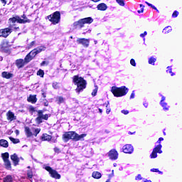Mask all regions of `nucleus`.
I'll return each mask as SVG.
<instances>
[{
	"label": "nucleus",
	"instance_id": "nucleus-41",
	"mask_svg": "<svg viewBox=\"0 0 182 182\" xmlns=\"http://www.w3.org/2000/svg\"><path fill=\"white\" fill-rule=\"evenodd\" d=\"M167 69L168 70H166V72L168 73H170L171 76H174V73H173V71L171 70V67H168Z\"/></svg>",
	"mask_w": 182,
	"mask_h": 182
},
{
	"label": "nucleus",
	"instance_id": "nucleus-6",
	"mask_svg": "<svg viewBox=\"0 0 182 182\" xmlns=\"http://www.w3.org/2000/svg\"><path fill=\"white\" fill-rule=\"evenodd\" d=\"M75 132L71 131L65 132L63 134V140L65 142L69 141V140H75Z\"/></svg>",
	"mask_w": 182,
	"mask_h": 182
},
{
	"label": "nucleus",
	"instance_id": "nucleus-13",
	"mask_svg": "<svg viewBox=\"0 0 182 182\" xmlns=\"http://www.w3.org/2000/svg\"><path fill=\"white\" fill-rule=\"evenodd\" d=\"M26 63L25 62V60L23 59H18L16 60V65L18 69H21V68H23Z\"/></svg>",
	"mask_w": 182,
	"mask_h": 182
},
{
	"label": "nucleus",
	"instance_id": "nucleus-37",
	"mask_svg": "<svg viewBox=\"0 0 182 182\" xmlns=\"http://www.w3.org/2000/svg\"><path fill=\"white\" fill-rule=\"evenodd\" d=\"M156 58H153V57H151L149 59V65H154V63L156 62Z\"/></svg>",
	"mask_w": 182,
	"mask_h": 182
},
{
	"label": "nucleus",
	"instance_id": "nucleus-14",
	"mask_svg": "<svg viewBox=\"0 0 182 182\" xmlns=\"http://www.w3.org/2000/svg\"><path fill=\"white\" fill-rule=\"evenodd\" d=\"M11 159L14 164V166H18V164H19V158L18 157V155H16V154L11 155Z\"/></svg>",
	"mask_w": 182,
	"mask_h": 182
},
{
	"label": "nucleus",
	"instance_id": "nucleus-51",
	"mask_svg": "<svg viewBox=\"0 0 182 182\" xmlns=\"http://www.w3.org/2000/svg\"><path fill=\"white\" fill-rule=\"evenodd\" d=\"M122 113H123V114H129V110L123 109L122 110Z\"/></svg>",
	"mask_w": 182,
	"mask_h": 182
},
{
	"label": "nucleus",
	"instance_id": "nucleus-60",
	"mask_svg": "<svg viewBox=\"0 0 182 182\" xmlns=\"http://www.w3.org/2000/svg\"><path fill=\"white\" fill-rule=\"evenodd\" d=\"M1 1L2 4H4V5H6V0H1Z\"/></svg>",
	"mask_w": 182,
	"mask_h": 182
},
{
	"label": "nucleus",
	"instance_id": "nucleus-39",
	"mask_svg": "<svg viewBox=\"0 0 182 182\" xmlns=\"http://www.w3.org/2000/svg\"><path fill=\"white\" fill-rule=\"evenodd\" d=\"M95 90L92 92V96H96V95H97V90L99 87H97V85H95Z\"/></svg>",
	"mask_w": 182,
	"mask_h": 182
},
{
	"label": "nucleus",
	"instance_id": "nucleus-48",
	"mask_svg": "<svg viewBox=\"0 0 182 182\" xmlns=\"http://www.w3.org/2000/svg\"><path fill=\"white\" fill-rule=\"evenodd\" d=\"M178 16V11H175L173 14H172V17L173 18H177Z\"/></svg>",
	"mask_w": 182,
	"mask_h": 182
},
{
	"label": "nucleus",
	"instance_id": "nucleus-40",
	"mask_svg": "<svg viewBox=\"0 0 182 182\" xmlns=\"http://www.w3.org/2000/svg\"><path fill=\"white\" fill-rule=\"evenodd\" d=\"M27 176L28 178H32V177H33V172H32V170H28L27 171Z\"/></svg>",
	"mask_w": 182,
	"mask_h": 182
},
{
	"label": "nucleus",
	"instance_id": "nucleus-25",
	"mask_svg": "<svg viewBox=\"0 0 182 182\" xmlns=\"http://www.w3.org/2000/svg\"><path fill=\"white\" fill-rule=\"evenodd\" d=\"M92 177L93 178H96L97 180H99V178H102V173L99 171H95L92 173Z\"/></svg>",
	"mask_w": 182,
	"mask_h": 182
},
{
	"label": "nucleus",
	"instance_id": "nucleus-58",
	"mask_svg": "<svg viewBox=\"0 0 182 182\" xmlns=\"http://www.w3.org/2000/svg\"><path fill=\"white\" fill-rule=\"evenodd\" d=\"M56 85H58V84H55V83L53 84V87H54V89H57L58 88V86Z\"/></svg>",
	"mask_w": 182,
	"mask_h": 182
},
{
	"label": "nucleus",
	"instance_id": "nucleus-50",
	"mask_svg": "<svg viewBox=\"0 0 182 182\" xmlns=\"http://www.w3.org/2000/svg\"><path fill=\"white\" fill-rule=\"evenodd\" d=\"M28 110L29 112H31V113H33V112H35V107H33V106H30Z\"/></svg>",
	"mask_w": 182,
	"mask_h": 182
},
{
	"label": "nucleus",
	"instance_id": "nucleus-52",
	"mask_svg": "<svg viewBox=\"0 0 182 182\" xmlns=\"http://www.w3.org/2000/svg\"><path fill=\"white\" fill-rule=\"evenodd\" d=\"M163 140H164V139L163 138V137H160L159 139V140L157 141V143H158V144H160L161 141H163Z\"/></svg>",
	"mask_w": 182,
	"mask_h": 182
},
{
	"label": "nucleus",
	"instance_id": "nucleus-54",
	"mask_svg": "<svg viewBox=\"0 0 182 182\" xmlns=\"http://www.w3.org/2000/svg\"><path fill=\"white\" fill-rule=\"evenodd\" d=\"M135 180H141V175L139 174L136 178Z\"/></svg>",
	"mask_w": 182,
	"mask_h": 182
},
{
	"label": "nucleus",
	"instance_id": "nucleus-35",
	"mask_svg": "<svg viewBox=\"0 0 182 182\" xmlns=\"http://www.w3.org/2000/svg\"><path fill=\"white\" fill-rule=\"evenodd\" d=\"M37 75L40 76V77H43V76L45 75V72L43 70H39L37 72Z\"/></svg>",
	"mask_w": 182,
	"mask_h": 182
},
{
	"label": "nucleus",
	"instance_id": "nucleus-19",
	"mask_svg": "<svg viewBox=\"0 0 182 182\" xmlns=\"http://www.w3.org/2000/svg\"><path fill=\"white\" fill-rule=\"evenodd\" d=\"M97 9L98 11H106L107 9V5L105 3L99 4L97 6Z\"/></svg>",
	"mask_w": 182,
	"mask_h": 182
},
{
	"label": "nucleus",
	"instance_id": "nucleus-8",
	"mask_svg": "<svg viewBox=\"0 0 182 182\" xmlns=\"http://www.w3.org/2000/svg\"><path fill=\"white\" fill-rule=\"evenodd\" d=\"M161 147H163V146L159 144L154 148L152 153L150 155L151 159H156L157 157V153H159V154H161V153H163V151H161Z\"/></svg>",
	"mask_w": 182,
	"mask_h": 182
},
{
	"label": "nucleus",
	"instance_id": "nucleus-23",
	"mask_svg": "<svg viewBox=\"0 0 182 182\" xmlns=\"http://www.w3.org/2000/svg\"><path fill=\"white\" fill-rule=\"evenodd\" d=\"M27 100L31 103H36L38 99H36V95H30Z\"/></svg>",
	"mask_w": 182,
	"mask_h": 182
},
{
	"label": "nucleus",
	"instance_id": "nucleus-61",
	"mask_svg": "<svg viewBox=\"0 0 182 182\" xmlns=\"http://www.w3.org/2000/svg\"><path fill=\"white\" fill-rule=\"evenodd\" d=\"M33 45H35V41H32V42L30 43V46H31V47L33 46Z\"/></svg>",
	"mask_w": 182,
	"mask_h": 182
},
{
	"label": "nucleus",
	"instance_id": "nucleus-57",
	"mask_svg": "<svg viewBox=\"0 0 182 182\" xmlns=\"http://www.w3.org/2000/svg\"><path fill=\"white\" fill-rule=\"evenodd\" d=\"M114 176V170L112 171V173L109 175V177H113Z\"/></svg>",
	"mask_w": 182,
	"mask_h": 182
},
{
	"label": "nucleus",
	"instance_id": "nucleus-34",
	"mask_svg": "<svg viewBox=\"0 0 182 182\" xmlns=\"http://www.w3.org/2000/svg\"><path fill=\"white\" fill-rule=\"evenodd\" d=\"M169 32H171V26H166L163 30L164 33H168Z\"/></svg>",
	"mask_w": 182,
	"mask_h": 182
},
{
	"label": "nucleus",
	"instance_id": "nucleus-5",
	"mask_svg": "<svg viewBox=\"0 0 182 182\" xmlns=\"http://www.w3.org/2000/svg\"><path fill=\"white\" fill-rule=\"evenodd\" d=\"M44 168L46 170V171H48L52 178H55V180H60L61 176L59 174V173H58V171L53 169L50 166H44Z\"/></svg>",
	"mask_w": 182,
	"mask_h": 182
},
{
	"label": "nucleus",
	"instance_id": "nucleus-12",
	"mask_svg": "<svg viewBox=\"0 0 182 182\" xmlns=\"http://www.w3.org/2000/svg\"><path fill=\"white\" fill-rule=\"evenodd\" d=\"M123 151L128 154L133 153V146L130 144H127L123 146Z\"/></svg>",
	"mask_w": 182,
	"mask_h": 182
},
{
	"label": "nucleus",
	"instance_id": "nucleus-24",
	"mask_svg": "<svg viewBox=\"0 0 182 182\" xmlns=\"http://www.w3.org/2000/svg\"><path fill=\"white\" fill-rule=\"evenodd\" d=\"M34 50H36V52L38 53H41V52H43L44 50H46V47L43 46H41L37 47L36 48H34Z\"/></svg>",
	"mask_w": 182,
	"mask_h": 182
},
{
	"label": "nucleus",
	"instance_id": "nucleus-47",
	"mask_svg": "<svg viewBox=\"0 0 182 182\" xmlns=\"http://www.w3.org/2000/svg\"><path fill=\"white\" fill-rule=\"evenodd\" d=\"M145 4H146V5H148V6H151V8H152V9H157V8H156V6H154L153 4L146 1Z\"/></svg>",
	"mask_w": 182,
	"mask_h": 182
},
{
	"label": "nucleus",
	"instance_id": "nucleus-55",
	"mask_svg": "<svg viewBox=\"0 0 182 182\" xmlns=\"http://www.w3.org/2000/svg\"><path fill=\"white\" fill-rule=\"evenodd\" d=\"M138 14H143V12H144V9L141 8V10H139Z\"/></svg>",
	"mask_w": 182,
	"mask_h": 182
},
{
	"label": "nucleus",
	"instance_id": "nucleus-3",
	"mask_svg": "<svg viewBox=\"0 0 182 182\" xmlns=\"http://www.w3.org/2000/svg\"><path fill=\"white\" fill-rule=\"evenodd\" d=\"M49 117H50V114H43V110H38L37 111V117L36 118V122L37 124H41L43 120H48Z\"/></svg>",
	"mask_w": 182,
	"mask_h": 182
},
{
	"label": "nucleus",
	"instance_id": "nucleus-22",
	"mask_svg": "<svg viewBox=\"0 0 182 182\" xmlns=\"http://www.w3.org/2000/svg\"><path fill=\"white\" fill-rule=\"evenodd\" d=\"M25 133H26V137H32V136H33L32 131H31V129L28 127H25Z\"/></svg>",
	"mask_w": 182,
	"mask_h": 182
},
{
	"label": "nucleus",
	"instance_id": "nucleus-20",
	"mask_svg": "<svg viewBox=\"0 0 182 182\" xmlns=\"http://www.w3.org/2000/svg\"><path fill=\"white\" fill-rule=\"evenodd\" d=\"M41 140L43 141H50L52 140V136L48 134H43Z\"/></svg>",
	"mask_w": 182,
	"mask_h": 182
},
{
	"label": "nucleus",
	"instance_id": "nucleus-46",
	"mask_svg": "<svg viewBox=\"0 0 182 182\" xmlns=\"http://www.w3.org/2000/svg\"><path fill=\"white\" fill-rule=\"evenodd\" d=\"M9 21L10 22H12V23H15V22H18V17L10 18Z\"/></svg>",
	"mask_w": 182,
	"mask_h": 182
},
{
	"label": "nucleus",
	"instance_id": "nucleus-63",
	"mask_svg": "<svg viewBox=\"0 0 182 182\" xmlns=\"http://www.w3.org/2000/svg\"><path fill=\"white\" fill-rule=\"evenodd\" d=\"M22 18H23V20H24V21L28 19V18L25 16V14L22 16Z\"/></svg>",
	"mask_w": 182,
	"mask_h": 182
},
{
	"label": "nucleus",
	"instance_id": "nucleus-18",
	"mask_svg": "<svg viewBox=\"0 0 182 182\" xmlns=\"http://www.w3.org/2000/svg\"><path fill=\"white\" fill-rule=\"evenodd\" d=\"M86 134H82L79 135L77 133L75 132V141H79L80 140H83L85 137H86Z\"/></svg>",
	"mask_w": 182,
	"mask_h": 182
},
{
	"label": "nucleus",
	"instance_id": "nucleus-33",
	"mask_svg": "<svg viewBox=\"0 0 182 182\" xmlns=\"http://www.w3.org/2000/svg\"><path fill=\"white\" fill-rule=\"evenodd\" d=\"M9 140H11V141L13 142L14 144H18V143H19V139H15L12 136L9 137Z\"/></svg>",
	"mask_w": 182,
	"mask_h": 182
},
{
	"label": "nucleus",
	"instance_id": "nucleus-11",
	"mask_svg": "<svg viewBox=\"0 0 182 182\" xmlns=\"http://www.w3.org/2000/svg\"><path fill=\"white\" fill-rule=\"evenodd\" d=\"M108 156L111 160H117V158L119 157V154L115 149H112L111 151H109Z\"/></svg>",
	"mask_w": 182,
	"mask_h": 182
},
{
	"label": "nucleus",
	"instance_id": "nucleus-17",
	"mask_svg": "<svg viewBox=\"0 0 182 182\" xmlns=\"http://www.w3.org/2000/svg\"><path fill=\"white\" fill-rule=\"evenodd\" d=\"M85 21H83V19L81 18L78 21H76L74 23V26H76L77 28H83L85 26Z\"/></svg>",
	"mask_w": 182,
	"mask_h": 182
},
{
	"label": "nucleus",
	"instance_id": "nucleus-56",
	"mask_svg": "<svg viewBox=\"0 0 182 182\" xmlns=\"http://www.w3.org/2000/svg\"><path fill=\"white\" fill-rule=\"evenodd\" d=\"M130 99H134V91H133L132 93L131 94Z\"/></svg>",
	"mask_w": 182,
	"mask_h": 182
},
{
	"label": "nucleus",
	"instance_id": "nucleus-21",
	"mask_svg": "<svg viewBox=\"0 0 182 182\" xmlns=\"http://www.w3.org/2000/svg\"><path fill=\"white\" fill-rule=\"evenodd\" d=\"M1 49L4 52H6V50H8V49H9V43L8 42L2 43Z\"/></svg>",
	"mask_w": 182,
	"mask_h": 182
},
{
	"label": "nucleus",
	"instance_id": "nucleus-42",
	"mask_svg": "<svg viewBox=\"0 0 182 182\" xmlns=\"http://www.w3.org/2000/svg\"><path fill=\"white\" fill-rule=\"evenodd\" d=\"M39 133H41V128H37L34 130V136L36 137L38 136V134H39Z\"/></svg>",
	"mask_w": 182,
	"mask_h": 182
},
{
	"label": "nucleus",
	"instance_id": "nucleus-59",
	"mask_svg": "<svg viewBox=\"0 0 182 182\" xmlns=\"http://www.w3.org/2000/svg\"><path fill=\"white\" fill-rule=\"evenodd\" d=\"M44 65H46V61H43V62L41 63V66H44Z\"/></svg>",
	"mask_w": 182,
	"mask_h": 182
},
{
	"label": "nucleus",
	"instance_id": "nucleus-28",
	"mask_svg": "<svg viewBox=\"0 0 182 182\" xmlns=\"http://www.w3.org/2000/svg\"><path fill=\"white\" fill-rule=\"evenodd\" d=\"M82 19L84 21V23L90 24L93 22V18H92V17L84 18Z\"/></svg>",
	"mask_w": 182,
	"mask_h": 182
},
{
	"label": "nucleus",
	"instance_id": "nucleus-30",
	"mask_svg": "<svg viewBox=\"0 0 182 182\" xmlns=\"http://www.w3.org/2000/svg\"><path fill=\"white\" fill-rule=\"evenodd\" d=\"M17 22H18V23H26L31 22V20H29V19L23 20L19 17H17Z\"/></svg>",
	"mask_w": 182,
	"mask_h": 182
},
{
	"label": "nucleus",
	"instance_id": "nucleus-2",
	"mask_svg": "<svg viewBox=\"0 0 182 182\" xmlns=\"http://www.w3.org/2000/svg\"><path fill=\"white\" fill-rule=\"evenodd\" d=\"M112 93L115 97H122V96H126L129 92V89L124 86L121 87H112L111 90Z\"/></svg>",
	"mask_w": 182,
	"mask_h": 182
},
{
	"label": "nucleus",
	"instance_id": "nucleus-10",
	"mask_svg": "<svg viewBox=\"0 0 182 182\" xmlns=\"http://www.w3.org/2000/svg\"><path fill=\"white\" fill-rule=\"evenodd\" d=\"M6 116L8 122H14V120H16V115H15V113L11 110L6 112Z\"/></svg>",
	"mask_w": 182,
	"mask_h": 182
},
{
	"label": "nucleus",
	"instance_id": "nucleus-9",
	"mask_svg": "<svg viewBox=\"0 0 182 182\" xmlns=\"http://www.w3.org/2000/svg\"><path fill=\"white\" fill-rule=\"evenodd\" d=\"M77 43L78 45H82L84 48H89V45L90 43V40L88 38H77Z\"/></svg>",
	"mask_w": 182,
	"mask_h": 182
},
{
	"label": "nucleus",
	"instance_id": "nucleus-32",
	"mask_svg": "<svg viewBox=\"0 0 182 182\" xmlns=\"http://www.w3.org/2000/svg\"><path fill=\"white\" fill-rule=\"evenodd\" d=\"M55 99L58 105H61V103L65 102V98H63V97H56Z\"/></svg>",
	"mask_w": 182,
	"mask_h": 182
},
{
	"label": "nucleus",
	"instance_id": "nucleus-15",
	"mask_svg": "<svg viewBox=\"0 0 182 182\" xmlns=\"http://www.w3.org/2000/svg\"><path fill=\"white\" fill-rule=\"evenodd\" d=\"M166 100V97L161 95V100L160 102V105L162 106L164 110H168V107H167V103L164 102Z\"/></svg>",
	"mask_w": 182,
	"mask_h": 182
},
{
	"label": "nucleus",
	"instance_id": "nucleus-27",
	"mask_svg": "<svg viewBox=\"0 0 182 182\" xmlns=\"http://www.w3.org/2000/svg\"><path fill=\"white\" fill-rule=\"evenodd\" d=\"M0 146H1V147H5L6 149L9 146L8 141L5 139H1Z\"/></svg>",
	"mask_w": 182,
	"mask_h": 182
},
{
	"label": "nucleus",
	"instance_id": "nucleus-26",
	"mask_svg": "<svg viewBox=\"0 0 182 182\" xmlns=\"http://www.w3.org/2000/svg\"><path fill=\"white\" fill-rule=\"evenodd\" d=\"M3 182H14V178L11 175L6 176L3 178Z\"/></svg>",
	"mask_w": 182,
	"mask_h": 182
},
{
	"label": "nucleus",
	"instance_id": "nucleus-44",
	"mask_svg": "<svg viewBox=\"0 0 182 182\" xmlns=\"http://www.w3.org/2000/svg\"><path fill=\"white\" fill-rule=\"evenodd\" d=\"M116 2H117L120 6H124V0H116Z\"/></svg>",
	"mask_w": 182,
	"mask_h": 182
},
{
	"label": "nucleus",
	"instance_id": "nucleus-29",
	"mask_svg": "<svg viewBox=\"0 0 182 182\" xmlns=\"http://www.w3.org/2000/svg\"><path fill=\"white\" fill-rule=\"evenodd\" d=\"M32 59H33V58H32L31 55L28 53V54H27V55L24 58V62L26 63H29V62H31V60H32Z\"/></svg>",
	"mask_w": 182,
	"mask_h": 182
},
{
	"label": "nucleus",
	"instance_id": "nucleus-7",
	"mask_svg": "<svg viewBox=\"0 0 182 182\" xmlns=\"http://www.w3.org/2000/svg\"><path fill=\"white\" fill-rule=\"evenodd\" d=\"M12 31H14V28H12V26H10L9 28L0 29V37L8 38V36H9L11 33H12Z\"/></svg>",
	"mask_w": 182,
	"mask_h": 182
},
{
	"label": "nucleus",
	"instance_id": "nucleus-16",
	"mask_svg": "<svg viewBox=\"0 0 182 182\" xmlns=\"http://www.w3.org/2000/svg\"><path fill=\"white\" fill-rule=\"evenodd\" d=\"M1 77L4 79H11V77H14V74L4 71L1 73Z\"/></svg>",
	"mask_w": 182,
	"mask_h": 182
},
{
	"label": "nucleus",
	"instance_id": "nucleus-4",
	"mask_svg": "<svg viewBox=\"0 0 182 182\" xmlns=\"http://www.w3.org/2000/svg\"><path fill=\"white\" fill-rule=\"evenodd\" d=\"M47 18L53 25H56L58 22H60V12L55 11L53 14L48 16Z\"/></svg>",
	"mask_w": 182,
	"mask_h": 182
},
{
	"label": "nucleus",
	"instance_id": "nucleus-62",
	"mask_svg": "<svg viewBox=\"0 0 182 182\" xmlns=\"http://www.w3.org/2000/svg\"><path fill=\"white\" fill-rule=\"evenodd\" d=\"M15 133H16V136H18V134H19V130L16 129V130L15 131Z\"/></svg>",
	"mask_w": 182,
	"mask_h": 182
},
{
	"label": "nucleus",
	"instance_id": "nucleus-43",
	"mask_svg": "<svg viewBox=\"0 0 182 182\" xmlns=\"http://www.w3.org/2000/svg\"><path fill=\"white\" fill-rule=\"evenodd\" d=\"M105 105H106V107H107L106 113H107V114H109V113H110V112H111L110 108H108L109 107V102L105 103Z\"/></svg>",
	"mask_w": 182,
	"mask_h": 182
},
{
	"label": "nucleus",
	"instance_id": "nucleus-53",
	"mask_svg": "<svg viewBox=\"0 0 182 182\" xmlns=\"http://www.w3.org/2000/svg\"><path fill=\"white\" fill-rule=\"evenodd\" d=\"M146 35H147V31H144V33H141L140 36H141V38H144V36H146Z\"/></svg>",
	"mask_w": 182,
	"mask_h": 182
},
{
	"label": "nucleus",
	"instance_id": "nucleus-45",
	"mask_svg": "<svg viewBox=\"0 0 182 182\" xmlns=\"http://www.w3.org/2000/svg\"><path fill=\"white\" fill-rule=\"evenodd\" d=\"M151 171H152V173H159L160 174H163V172L159 171V168H151Z\"/></svg>",
	"mask_w": 182,
	"mask_h": 182
},
{
	"label": "nucleus",
	"instance_id": "nucleus-49",
	"mask_svg": "<svg viewBox=\"0 0 182 182\" xmlns=\"http://www.w3.org/2000/svg\"><path fill=\"white\" fill-rule=\"evenodd\" d=\"M130 63L132 66H136V61L134 60V59H131Z\"/></svg>",
	"mask_w": 182,
	"mask_h": 182
},
{
	"label": "nucleus",
	"instance_id": "nucleus-31",
	"mask_svg": "<svg viewBox=\"0 0 182 182\" xmlns=\"http://www.w3.org/2000/svg\"><path fill=\"white\" fill-rule=\"evenodd\" d=\"M1 157L4 160V161H6L8 160H9V153L6 152L1 154Z\"/></svg>",
	"mask_w": 182,
	"mask_h": 182
},
{
	"label": "nucleus",
	"instance_id": "nucleus-64",
	"mask_svg": "<svg viewBox=\"0 0 182 182\" xmlns=\"http://www.w3.org/2000/svg\"><path fill=\"white\" fill-rule=\"evenodd\" d=\"M144 107H147V106H149V104H147V102H145V103H144Z\"/></svg>",
	"mask_w": 182,
	"mask_h": 182
},
{
	"label": "nucleus",
	"instance_id": "nucleus-1",
	"mask_svg": "<svg viewBox=\"0 0 182 182\" xmlns=\"http://www.w3.org/2000/svg\"><path fill=\"white\" fill-rule=\"evenodd\" d=\"M73 82L74 85L77 86V88L75 90L77 93H80L82 90H83L84 89H86V85L87 83L86 82V80L83 77H79V75H75L73 78Z\"/></svg>",
	"mask_w": 182,
	"mask_h": 182
},
{
	"label": "nucleus",
	"instance_id": "nucleus-38",
	"mask_svg": "<svg viewBox=\"0 0 182 182\" xmlns=\"http://www.w3.org/2000/svg\"><path fill=\"white\" fill-rule=\"evenodd\" d=\"M29 53L30 55H31L33 58L38 55V53H36V50L35 48L33 50H31Z\"/></svg>",
	"mask_w": 182,
	"mask_h": 182
},
{
	"label": "nucleus",
	"instance_id": "nucleus-36",
	"mask_svg": "<svg viewBox=\"0 0 182 182\" xmlns=\"http://www.w3.org/2000/svg\"><path fill=\"white\" fill-rule=\"evenodd\" d=\"M4 165H5L6 168H11V161H9V159L7 160V161H4Z\"/></svg>",
	"mask_w": 182,
	"mask_h": 182
}]
</instances>
